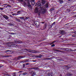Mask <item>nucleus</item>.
Returning a JSON list of instances; mask_svg holds the SVG:
<instances>
[{
	"label": "nucleus",
	"instance_id": "obj_1",
	"mask_svg": "<svg viewBox=\"0 0 76 76\" xmlns=\"http://www.w3.org/2000/svg\"><path fill=\"white\" fill-rule=\"evenodd\" d=\"M40 13L42 14H44L46 12L45 10L43 8L42 5L41 6V8H40Z\"/></svg>",
	"mask_w": 76,
	"mask_h": 76
},
{
	"label": "nucleus",
	"instance_id": "obj_2",
	"mask_svg": "<svg viewBox=\"0 0 76 76\" xmlns=\"http://www.w3.org/2000/svg\"><path fill=\"white\" fill-rule=\"evenodd\" d=\"M42 6V5L41 4V1H38L35 5V6H37V7H39V9L41 8V6Z\"/></svg>",
	"mask_w": 76,
	"mask_h": 76
},
{
	"label": "nucleus",
	"instance_id": "obj_3",
	"mask_svg": "<svg viewBox=\"0 0 76 76\" xmlns=\"http://www.w3.org/2000/svg\"><path fill=\"white\" fill-rule=\"evenodd\" d=\"M27 1V6L28 7L29 9H32V6H31V5L30 4V3L29 2V1L28 0Z\"/></svg>",
	"mask_w": 76,
	"mask_h": 76
},
{
	"label": "nucleus",
	"instance_id": "obj_4",
	"mask_svg": "<svg viewBox=\"0 0 76 76\" xmlns=\"http://www.w3.org/2000/svg\"><path fill=\"white\" fill-rule=\"evenodd\" d=\"M27 51L29 52H31V53H38L39 52H38L37 50H31L30 49H27Z\"/></svg>",
	"mask_w": 76,
	"mask_h": 76
},
{
	"label": "nucleus",
	"instance_id": "obj_5",
	"mask_svg": "<svg viewBox=\"0 0 76 76\" xmlns=\"http://www.w3.org/2000/svg\"><path fill=\"white\" fill-rule=\"evenodd\" d=\"M8 47H18V45H16L15 44H11L10 45H9Z\"/></svg>",
	"mask_w": 76,
	"mask_h": 76
},
{
	"label": "nucleus",
	"instance_id": "obj_6",
	"mask_svg": "<svg viewBox=\"0 0 76 76\" xmlns=\"http://www.w3.org/2000/svg\"><path fill=\"white\" fill-rule=\"evenodd\" d=\"M64 50L66 51H73V50L71 49L64 48Z\"/></svg>",
	"mask_w": 76,
	"mask_h": 76
},
{
	"label": "nucleus",
	"instance_id": "obj_7",
	"mask_svg": "<svg viewBox=\"0 0 76 76\" xmlns=\"http://www.w3.org/2000/svg\"><path fill=\"white\" fill-rule=\"evenodd\" d=\"M59 33H60L62 35L66 34V32H65V31L64 30H60Z\"/></svg>",
	"mask_w": 76,
	"mask_h": 76
},
{
	"label": "nucleus",
	"instance_id": "obj_8",
	"mask_svg": "<svg viewBox=\"0 0 76 76\" xmlns=\"http://www.w3.org/2000/svg\"><path fill=\"white\" fill-rule=\"evenodd\" d=\"M25 56H19L18 57L15 58V59H17V60H20L21 58H24Z\"/></svg>",
	"mask_w": 76,
	"mask_h": 76
},
{
	"label": "nucleus",
	"instance_id": "obj_9",
	"mask_svg": "<svg viewBox=\"0 0 76 76\" xmlns=\"http://www.w3.org/2000/svg\"><path fill=\"white\" fill-rule=\"evenodd\" d=\"M34 57H36L37 58H41L42 56L40 54L39 55L37 56V55H34Z\"/></svg>",
	"mask_w": 76,
	"mask_h": 76
},
{
	"label": "nucleus",
	"instance_id": "obj_10",
	"mask_svg": "<svg viewBox=\"0 0 76 76\" xmlns=\"http://www.w3.org/2000/svg\"><path fill=\"white\" fill-rule=\"evenodd\" d=\"M31 76H35V75H36V73H35V72L32 71L31 72Z\"/></svg>",
	"mask_w": 76,
	"mask_h": 76
},
{
	"label": "nucleus",
	"instance_id": "obj_11",
	"mask_svg": "<svg viewBox=\"0 0 76 76\" xmlns=\"http://www.w3.org/2000/svg\"><path fill=\"white\" fill-rule=\"evenodd\" d=\"M31 5L33 6L35 5V0H31Z\"/></svg>",
	"mask_w": 76,
	"mask_h": 76
},
{
	"label": "nucleus",
	"instance_id": "obj_12",
	"mask_svg": "<svg viewBox=\"0 0 76 76\" xmlns=\"http://www.w3.org/2000/svg\"><path fill=\"white\" fill-rule=\"evenodd\" d=\"M47 24H45V25L43 27V30H44V29H45L47 28Z\"/></svg>",
	"mask_w": 76,
	"mask_h": 76
},
{
	"label": "nucleus",
	"instance_id": "obj_13",
	"mask_svg": "<svg viewBox=\"0 0 76 76\" xmlns=\"http://www.w3.org/2000/svg\"><path fill=\"white\" fill-rule=\"evenodd\" d=\"M41 0V3L42 4H45V0Z\"/></svg>",
	"mask_w": 76,
	"mask_h": 76
},
{
	"label": "nucleus",
	"instance_id": "obj_14",
	"mask_svg": "<svg viewBox=\"0 0 76 76\" xmlns=\"http://www.w3.org/2000/svg\"><path fill=\"white\" fill-rule=\"evenodd\" d=\"M38 8L37 7H35V13H38Z\"/></svg>",
	"mask_w": 76,
	"mask_h": 76
},
{
	"label": "nucleus",
	"instance_id": "obj_15",
	"mask_svg": "<svg viewBox=\"0 0 76 76\" xmlns=\"http://www.w3.org/2000/svg\"><path fill=\"white\" fill-rule=\"evenodd\" d=\"M12 52L11 50H7L6 51V53H7V54H9L10 53H11V52Z\"/></svg>",
	"mask_w": 76,
	"mask_h": 76
},
{
	"label": "nucleus",
	"instance_id": "obj_16",
	"mask_svg": "<svg viewBox=\"0 0 76 76\" xmlns=\"http://www.w3.org/2000/svg\"><path fill=\"white\" fill-rule=\"evenodd\" d=\"M23 4L25 7H27V4H26V2H25V1L23 2Z\"/></svg>",
	"mask_w": 76,
	"mask_h": 76
},
{
	"label": "nucleus",
	"instance_id": "obj_17",
	"mask_svg": "<svg viewBox=\"0 0 76 76\" xmlns=\"http://www.w3.org/2000/svg\"><path fill=\"white\" fill-rule=\"evenodd\" d=\"M3 17L5 19H9V17L6 15H4L3 16Z\"/></svg>",
	"mask_w": 76,
	"mask_h": 76
},
{
	"label": "nucleus",
	"instance_id": "obj_18",
	"mask_svg": "<svg viewBox=\"0 0 76 76\" xmlns=\"http://www.w3.org/2000/svg\"><path fill=\"white\" fill-rule=\"evenodd\" d=\"M48 75L49 76H53V74L52 73H49Z\"/></svg>",
	"mask_w": 76,
	"mask_h": 76
},
{
	"label": "nucleus",
	"instance_id": "obj_19",
	"mask_svg": "<svg viewBox=\"0 0 76 76\" xmlns=\"http://www.w3.org/2000/svg\"><path fill=\"white\" fill-rule=\"evenodd\" d=\"M52 59H53V58L51 57V58H45V60H52Z\"/></svg>",
	"mask_w": 76,
	"mask_h": 76
},
{
	"label": "nucleus",
	"instance_id": "obj_20",
	"mask_svg": "<svg viewBox=\"0 0 76 76\" xmlns=\"http://www.w3.org/2000/svg\"><path fill=\"white\" fill-rule=\"evenodd\" d=\"M60 4H62L63 2V0H59Z\"/></svg>",
	"mask_w": 76,
	"mask_h": 76
},
{
	"label": "nucleus",
	"instance_id": "obj_21",
	"mask_svg": "<svg viewBox=\"0 0 76 76\" xmlns=\"http://www.w3.org/2000/svg\"><path fill=\"white\" fill-rule=\"evenodd\" d=\"M12 56H8V55H5V56H3V57H11Z\"/></svg>",
	"mask_w": 76,
	"mask_h": 76
},
{
	"label": "nucleus",
	"instance_id": "obj_22",
	"mask_svg": "<svg viewBox=\"0 0 76 76\" xmlns=\"http://www.w3.org/2000/svg\"><path fill=\"white\" fill-rule=\"evenodd\" d=\"M15 20H16L17 21H18V22H21L20 20V19H19L16 18L15 19Z\"/></svg>",
	"mask_w": 76,
	"mask_h": 76
},
{
	"label": "nucleus",
	"instance_id": "obj_23",
	"mask_svg": "<svg viewBox=\"0 0 76 76\" xmlns=\"http://www.w3.org/2000/svg\"><path fill=\"white\" fill-rule=\"evenodd\" d=\"M67 75L68 76H72V74L70 73H67Z\"/></svg>",
	"mask_w": 76,
	"mask_h": 76
},
{
	"label": "nucleus",
	"instance_id": "obj_24",
	"mask_svg": "<svg viewBox=\"0 0 76 76\" xmlns=\"http://www.w3.org/2000/svg\"><path fill=\"white\" fill-rule=\"evenodd\" d=\"M56 51H59V52H61L62 53H64V52L63 51H60L59 50H56Z\"/></svg>",
	"mask_w": 76,
	"mask_h": 76
},
{
	"label": "nucleus",
	"instance_id": "obj_25",
	"mask_svg": "<svg viewBox=\"0 0 76 76\" xmlns=\"http://www.w3.org/2000/svg\"><path fill=\"white\" fill-rule=\"evenodd\" d=\"M45 7L47 8V7H48V4H47L45 5Z\"/></svg>",
	"mask_w": 76,
	"mask_h": 76
},
{
	"label": "nucleus",
	"instance_id": "obj_26",
	"mask_svg": "<svg viewBox=\"0 0 76 76\" xmlns=\"http://www.w3.org/2000/svg\"><path fill=\"white\" fill-rule=\"evenodd\" d=\"M21 12H22V11H18L17 12V13H18V14H20V13H21Z\"/></svg>",
	"mask_w": 76,
	"mask_h": 76
},
{
	"label": "nucleus",
	"instance_id": "obj_27",
	"mask_svg": "<svg viewBox=\"0 0 76 76\" xmlns=\"http://www.w3.org/2000/svg\"><path fill=\"white\" fill-rule=\"evenodd\" d=\"M56 24V22H54L52 24V26Z\"/></svg>",
	"mask_w": 76,
	"mask_h": 76
},
{
	"label": "nucleus",
	"instance_id": "obj_28",
	"mask_svg": "<svg viewBox=\"0 0 76 76\" xmlns=\"http://www.w3.org/2000/svg\"><path fill=\"white\" fill-rule=\"evenodd\" d=\"M54 8H51V9H50V12H52V11H53V10H54Z\"/></svg>",
	"mask_w": 76,
	"mask_h": 76
},
{
	"label": "nucleus",
	"instance_id": "obj_29",
	"mask_svg": "<svg viewBox=\"0 0 76 76\" xmlns=\"http://www.w3.org/2000/svg\"><path fill=\"white\" fill-rule=\"evenodd\" d=\"M22 42L20 41H18V43H22Z\"/></svg>",
	"mask_w": 76,
	"mask_h": 76
},
{
	"label": "nucleus",
	"instance_id": "obj_30",
	"mask_svg": "<svg viewBox=\"0 0 76 76\" xmlns=\"http://www.w3.org/2000/svg\"><path fill=\"white\" fill-rule=\"evenodd\" d=\"M12 7V6H10V5H8L6 7V8H7V7Z\"/></svg>",
	"mask_w": 76,
	"mask_h": 76
},
{
	"label": "nucleus",
	"instance_id": "obj_31",
	"mask_svg": "<svg viewBox=\"0 0 76 76\" xmlns=\"http://www.w3.org/2000/svg\"><path fill=\"white\" fill-rule=\"evenodd\" d=\"M38 15H40V14H41V12L39 11L38 12Z\"/></svg>",
	"mask_w": 76,
	"mask_h": 76
},
{
	"label": "nucleus",
	"instance_id": "obj_32",
	"mask_svg": "<svg viewBox=\"0 0 76 76\" xmlns=\"http://www.w3.org/2000/svg\"><path fill=\"white\" fill-rule=\"evenodd\" d=\"M26 74H27V73L25 72V73H23V75H26Z\"/></svg>",
	"mask_w": 76,
	"mask_h": 76
},
{
	"label": "nucleus",
	"instance_id": "obj_33",
	"mask_svg": "<svg viewBox=\"0 0 76 76\" xmlns=\"http://www.w3.org/2000/svg\"><path fill=\"white\" fill-rule=\"evenodd\" d=\"M14 41L16 42V43H18V41L15 40Z\"/></svg>",
	"mask_w": 76,
	"mask_h": 76
},
{
	"label": "nucleus",
	"instance_id": "obj_34",
	"mask_svg": "<svg viewBox=\"0 0 76 76\" xmlns=\"http://www.w3.org/2000/svg\"><path fill=\"white\" fill-rule=\"evenodd\" d=\"M0 9H1V10H3V8H0Z\"/></svg>",
	"mask_w": 76,
	"mask_h": 76
},
{
	"label": "nucleus",
	"instance_id": "obj_35",
	"mask_svg": "<svg viewBox=\"0 0 76 76\" xmlns=\"http://www.w3.org/2000/svg\"><path fill=\"white\" fill-rule=\"evenodd\" d=\"M10 44H15V42H10Z\"/></svg>",
	"mask_w": 76,
	"mask_h": 76
},
{
	"label": "nucleus",
	"instance_id": "obj_36",
	"mask_svg": "<svg viewBox=\"0 0 76 76\" xmlns=\"http://www.w3.org/2000/svg\"><path fill=\"white\" fill-rule=\"evenodd\" d=\"M55 46V45H54V44H53V45H51V47H54Z\"/></svg>",
	"mask_w": 76,
	"mask_h": 76
},
{
	"label": "nucleus",
	"instance_id": "obj_37",
	"mask_svg": "<svg viewBox=\"0 0 76 76\" xmlns=\"http://www.w3.org/2000/svg\"><path fill=\"white\" fill-rule=\"evenodd\" d=\"M29 61V60H26V61H24V62H28Z\"/></svg>",
	"mask_w": 76,
	"mask_h": 76
},
{
	"label": "nucleus",
	"instance_id": "obj_38",
	"mask_svg": "<svg viewBox=\"0 0 76 76\" xmlns=\"http://www.w3.org/2000/svg\"><path fill=\"white\" fill-rule=\"evenodd\" d=\"M37 69V68H31L29 69Z\"/></svg>",
	"mask_w": 76,
	"mask_h": 76
},
{
	"label": "nucleus",
	"instance_id": "obj_39",
	"mask_svg": "<svg viewBox=\"0 0 76 76\" xmlns=\"http://www.w3.org/2000/svg\"><path fill=\"white\" fill-rule=\"evenodd\" d=\"M19 1H21V2H22L23 1V0H18Z\"/></svg>",
	"mask_w": 76,
	"mask_h": 76
},
{
	"label": "nucleus",
	"instance_id": "obj_40",
	"mask_svg": "<svg viewBox=\"0 0 76 76\" xmlns=\"http://www.w3.org/2000/svg\"><path fill=\"white\" fill-rule=\"evenodd\" d=\"M20 19H23V17H21L20 18Z\"/></svg>",
	"mask_w": 76,
	"mask_h": 76
},
{
	"label": "nucleus",
	"instance_id": "obj_41",
	"mask_svg": "<svg viewBox=\"0 0 76 76\" xmlns=\"http://www.w3.org/2000/svg\"><path fill=\"white\" fill-rule=\"evenodd\" d=\"M26 65H29V63H27L26 64Z\"/></svg>",
	"mask_w": 76,
	"mask_h": 76
},
{
	"label": "nucleus",
	"instance_id": "obj_42",
	"mask_svg": "<svg viewBox=\"0 0 76 76\" xmlns=\"http://www.w3.org/2000/svg\"><path fill=\"white\" fill-rule=\"evenodd\" d=\"M57 60H59V61H62V59H57Z\"/></svg>",
	"mask_w": 76,
	"mask_h": 76
},
{
	"label": "nucleus",
	"instance_id": "obj_43",
	"mask_svg": "<svg viewBox=\"0 0 76 76\" xmlns=\"http://www.w3.org/2000/svg\"><path fill=\"white\" fill-rule=\"evenodd\" d=\"M68 12H70V10L69 9L67 10Z\"/></svg>",
	"mask_w": 76,
	"mask_h": 76
},
{
	"label": "nucleus",
	"instance_id": "obj_44",
	"mask_svg": "<svg viewBox=\"0 0 76 76\" xmlns=\"http://www.w3.org/2000/svg\"><path fill=\"white\" fill-rule=\"evenodd\" d=\"M29 19V17H27L26 18V19Z\"/></svg>",
	"mask_w": 76,
	"mask_h": 76
},
{
	"label": "nucleus",
	"instance_id": "obj_45",
	"mask_svg": "<svg viewBox=\"0 0 76 76\" xmlns=\"http://www.w3.org/2000/svg\"><path fill=\"white\" fill-rule=\"evenodd\" d=\"M23 72V71H19V72H18V73H20V72Z\"/></svg>",
	"mask_w": 76,
	"mask_h": 76
},
{
	"label": "nucleus",
	"instance_id": "obj_46",
	"mask_svg": "<svg viewBox=\"0 0 76 76\" xmlns=\"http://www.w3.org/2000/svg\"><path fill=\"white\" fill-rule=\"evenodd\" d=\"M16 14H17V13L13 14H12V15H13V16L14 15H16Z\"/></svg>",
	"mask_w": 76,
	"mask_h": 76
},
{
	"label": "nucleus",
	"instance_id": "obj_47",
	"mask_svg": "<svg viewBox=\"0 0 76 76\" xmlns=\"http://www.w3.org/2000/svg\"><path fill=\"white\" fill-rule=\"evenodd\" d=\"M56 42V41H54L53 42H52V44H54V42Z\"/></svg>",
	"mask_w": 76,
	"mask_h": 76
},
{
	"label": "nucleus",
	"instance_id": "obj_48",
	"mask_svg": "<svg viewBox=\"0 0 76 76\" xmlns=\"http://www.w3.org/2000/svg\"><path fill=\"white\" fill-rule=\"evenodd\" d=\"M61 49L62 50H64V48H61Z\"/></svg>",
	"mask_w": 76,
	"mask_h": 76
},
{
	"label": "nucleus",
	"instance_id": "obj_49",
	"mask_svg": "<svg viewBox=\"0 0 76 76\" xmlns=\"http://www.w3.org/2000/svg\"><path fill=\"white\" fill-rule=\"evenodd\" d=\"M10 26H12V25H12V24L10 23Z\"/></svg>",
	"mask_w": 76,
	"mask_h": 76
},
{
	"label": "nucleus",
	"instance_id": "obj_50",
	"mask_svg": "<svg viewBox=\"0 0 76 76\" xmlns=\"http://www.w3.org/2000/svg\"><path fill=\"white\" fill-rule=\"evenodd\" d=\"M10 17H11V18H12V16L11 15H10Z\"/></svg>",
	"mask_w": 76,
	"mask_h": 76
},
{
	"label": "nucleus",
	"instance_id": "obj_51",
	"mask_svg": "<svg viewBox=\"0 0 76 76\" xmlns=\"http://www.w3.org/2000/svg\"><path fill=\"white\" fill-rule=\"evenodd\" d=\"M14 75H16V72H14Z\"/></svg>",
	"mask_w": 76,
	"mask_h": 76
},
{
	"label": "nucleus",
	"instance_id": "obj_52",
	"mask_svg": "<svg viewBox=\"0 0 76 76\" xmlns=\"http://www.w3.org/2000/svg\"><path fill=\"white\" fill-rule=\"evenodd\" d=\"M6 76H10V75H9L8 74H6Z\"/></svg>",
	"mask_w": 76,
	"mask_h": 76
},
{
	"label": "nucleus",
	"instance_id": "obj_53",
	"mask_svg": "<svg viewBox=\"0 0 76 76\" xmlns=\"http://www.w3.org/2000/svg\"><path fill=\"white\" fill-rule=\"evenodd\" d=\"M15 34L14 33H11V34Z\"/></svg>",
	"mask_w": 76,
	"mask_h": 76
},
{
	"label": "nucleus",
	"instance_id": "obj_54",
	"mask_svg": "<svg viewBox=\"0 0 76 76\" xmlns=\"http://www.w3.org/2000/svg\"><path fill=\"white\" fill-rule=\"evenodd\" d=\"M42 23H45L44 22H43Z\"/></svg>",
	"mask_w": 76,
	"mask_h": 76
},
{
	"label": "nucleus",
	"instance_id": "obj_55",
	"mask_svg": "<svg viewBox=\"0 0 76 76\" xmlns=\"http://www.w3.org/2000/svg\"><path fill=\"white\" fill-rule=\"evenodd\" d=\"M73 33H76V31H74Z\"/></svg>",
	"mask_w": 76,
	"mask_h": 76
},
{
	"label": "nucleus",
	"instance_id": "obj_56",
	"mask_svg": "<svg viewBox=\"0 0 76 76\" xmlns=\"http://www.w3.org/2000/svg\"><path fill=\"white\" fill-rule=\"evenodd\" d=\"M23 66H25V64H23Z\"/></svg>",
	"mask_w": 76,
	"mask_h": 76
},
{
	"label": "nucleus",
	"instance_id": "obj_57",
	"mask_svg": "<svg viewBox=\"0 0 76 76\" xmlns=\"http://www.w3.org/2000/svg\"><path fill=\"white\" fill-rule=\"evenodd\" d=\"M72 37H75V35H72Z\"/></svg>",
	"mask_w": 76,
	"mask_h": 76
},
{
	"label": "nucleus",
	"instance_id": "obj_58",
	"mask_svg": "<svg viewBox=\"0 0 76 76\" xmlns=\"http://www.w3.org/2000/svg\"><path fill=\"white\" fill-rule=\"evenodd\" d=\"M13 76H16V75H14Z\"/></svg>",
	"mask_w": 76,
	"mask_h": 76
},
{
	"label": "nucleus",
	"instance_id": "obj_59",
	"mask_svg": "<svg viewBox=\"0 0 76 76\" xmlns=\"http://www.w3.org/2000/svg\"><path fill=\"white\" fill-rule=\"evenodd\" d=\"M71 0H68V1H71Z\"/></svg>",
	"mask_w": 76,
	"mask_h": 76
},
{
	"label": "nucleus",
	"instance_id": "obj_60",
	"mask_svg": "<svg viewBox=\"0 0 76 76\" xmlns=\"http://www.w3.org/2000/svg\"><path fill=\"white\" fill-rule=\"evenodd\" d=\"M59 76H62V75L61 74Z\"/></svg>",
	"mask_w": 76,
	"mask_h": 76
},
{
	"label": "nucleus",
	"instance_id": "obj_61",
	"mask_svg": "<svg viewBox=\"0 0 76 76\" xmlns=\"http://www.w3.org/2000/svg\"><path fill=\"white\" fill-rule=\"evenodd\" d=\"M36 25H37V24H36Z\"/></svg>",
	"mask_w": 76,
	"mask_h": 76
},
{
	"label": "nucleus",
	"instance_id": "obj_62",
	"mask_svg": "<svg viewBox=\"0 0 76 76\" xmlns=\"http://www.w3.org/2000/svg\"><path fill=\"white\" fill-rule=\"evenodd\" d=\"M75 17H76V15H75Z\"/></svg>",
	"mask_w": 76,
	"mask_h": 76
},
{
	"label": "nucleus",
	"instance_id": "obj_63",
	"mask_svg": "<svg viewBox=\"0 0 76 76\" xmlns=\"http://www.w3.org/2000/svg\"><path fill=\"white\" fill-rule=\"evenodd\" d=\"M1 66H0V68H1Z\"/></svg>",
	"mask_w": 76,
	"mask_h": 76
},
{
	"label": "nucleus",
	"instance_id": "obj_64",
	"mask_svg": "<svg viewBox=\"0 0 76 76\" xmlns=\"http://www.w3.org/2000/svg\"><path fill=\"white\" fill-rule=\"evenodd\" d=\"M75 50H76V49H75V50H74V51H75Z\"/></svg>",
	"mask_w": 76,
	"mask_h": 76
}]
</instances>
